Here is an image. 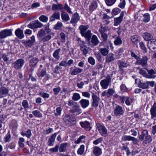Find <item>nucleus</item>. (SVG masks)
Returning <instances> with one entry per match:
<instances>
[{
	"label": "nucleus",
	"instance_id": "nucleus-1",
	"mask_svg": "<svg viewBox=\"0 0 156 156\" xmlns=\"http://www.w3.org/2000/svg\"><path fill=\"white\" fill-rule=\"evenodd\" d=\"M131 55L132 57H133L136 60L135 64L138 65H141L143 67H146L147 65L148 58L147 56H143L141 58L140 56L136 55L135 53L132 51H130Z\"/></svg>",
	"mask_w": 156,
	"mask_h": 156
},
{
	"label": "nucleus",
	"instance_id": "nucleus-2",
	"mask_svg": "<svg viewBox=\"0 0 156 156\" xmlns=\"http://www.w3.org/2000/svg\"><path fill=\"white\" fill-rule=\"evenodd\" d=\"M89 28V26L87 25H80L79 28L80 30V33L83 37H84L87 41H90L91 39L92 34L91 30H87Z\"/></svg>",
	"mask_w": 156,
	"mask_h": 156
},
{
	"label": "nucleus",
	"instance_id": "nucleus-3",
	"mask_svg": "<svg viewBox=\"0 0 156 156\" xmlns=\"http://www.w3.org/2000/svg\"><path fill=\"white\" fill-rule=\"evenodd\" d=\"M139 139L140 141H143V143L144 144L151 143L152 140V137L148 134V131L145 129L141 133V134L139 136Z\"/></svg>",
	"mask_w": 156,
	"mask_h": 156
},
{
	"label": "nucleus",
	"instance_id": "nucleus-4",
	"mask_svg": "<svg viewBox=\"0 0 156 156\" xmlns=\"http://www.w3.org/2000/svg\"><path fill=\"white\" fill-rule=\"evenodd\" d=\"M12 35V30L5 29L0 32V42L3 43L4 42V39Z\"/></svg>",
	"mask_w": 156,
	"mask_h": 156
},
{
	"label": "nucleus",
	"instance_id": "nucleus-5",
	"mask_svg": "<svg viewBox=\"0 0 156 156\" xmlns=\"http://www.w3.org/2000/svg\"><path fill=\"white\" fill-rule=\"evenodd\" d=\"M124 112L122 107L119 105H117L114 108L113 114L115 116L118 117L122 115Z\"/></svg>",
	"mask_w": 156,
	"mask_h": 156
},
{
	"label": "nucleus",
	"instance_id": "nucleus-6",
	"mask_svg": "<svg viewBox=\"0 0 156 156\" xmlns=\"http://www.w3.org/2000/svg\"><path fill=\"white\" fill-rule=\"evenodd\" d=\"M47 73L46 69L44 66L42 65H40L37 73V75L39 78L44 77Z\"/></svg>",
	"mask_w": 156,
	"mask_h": 156
},
{
	"label": "nucleus",
	"instance_id": "nucleus-7",
	"mask_svg": "<svg viewBox=\"0 0 156 156\" xmlns=\"http://www.w3.org/2000/svg\"><path fill=\"white\" fill-rule=\"evenodd\" d=\"M25 63V61L22 59L16 60L12 64L13 67L16 70L21 69Z\"/></svg>",
	"mask_w": 156,
	"mask_h": 156
},
{
	"label": "nucleus",
	"instance_id": "nucleus-8",
	"mask_svg": "<svg viewBox=\"0 0 156 156\" xmlns=\"http://www.w3.org/2000/svg\"><path fill=\"white\" fill-rule=\"evenodd\" d=\"M111 82V78L109 76H107L105 79L102 80L100 82V85L102 88L104 89L107 88Z\"/></svg>",
	"mask_w": 156,
	"mask_h": 156
},
{
	"label": "nucleus",
	"instance_id": "nucleus-9",
	"mask_svg": "<svg viewBox=\"0 0 156 156\" xmlns=\"http://www.w3.org/2000/svg\"><path fill=\"white\" fill-rule=\"evenodd\" d=\"M35 40L34 36L33 35L30 37V39L29 40L25 41L23 40L22 43L23 45L26 47H29L32 46L35 42Z\"/></svg>",
	"mask_w": 156,
	"mask_h": 156
},
{
	"label": "nucleus",
	"instance_id": "nucleus-10",
	"mask_svg": "<svg viewBox=\"0 0 156 156\" xmlns=\"http://www.w3.org/2000/svg\"><path fill=\"white\" fill-rule=\"evenodd\" d=\"M42 26V24L37 20L32 21L27 26L29 28L31 29L41 28Z\"/></svg>",
	"mask_w": 156,
	"mask_h": 156
},
{
	"label": "nucleus",
	"instance_id": "nucleus-11",
	"mask_svg": "<svg viewBox=\"0 0 156 156\" xmlns=\"http://www.w3.org/2000/svg\"><path fill=\"white\" fill-rule=\"evenodd\" d=\"M92 101L91 106L93 107L96 108L98 106L99 102L100 99L99 97H98L94 93H92Z\"/></svg>",
	"mask_w": 156,
	"mask_h": 156
},
{
	"label": "nucleus",
	"instance_id": "nucleus-12",
	"mask_svg": "<svg viewBox=\"0 0 156 156\" xmlns=\"http://www.w3.org/2000/svg\"><path fill=\"white\" fill-rule=\"evenodd\" d=\"M96 126L100 133L104 136H106L107 130L106 128L99 123H97Z\"/></svg>",
	"mask_w": 156,
	"mask_h": 156
},
{
	"label": "nucleus",
	"instance_id": "nucleus-13",
	"mask_svg": "<svg viewBox=\"0 0 156 156\" xmlns=\"http://www.w3.org/2000/svg\"><path fill=\"white\" fill-rule=\"evenodd\" d=\"M147 46L149 49L152 51L156 49V39H153L147 43Z\"/></svg>",
	"mask_w": 156,
	"mask_h": 156
},
{
	"label": "nucleus",
	"instance_id": "nucleus-14",
	"mask_svg": "<svg viewBox=\"0 0 156 156\" xmlns=\"http://www.w3.org/2000/svg\"><path fill=\"white\" fill-rule=\"evenodd\" d=\"M146 69L147 72V78L154 79L156 77V70L155 69L149 70L147 69Z\"/></svg>",
	"mask_w": 156,
	"mask_h": 156
},
{
	"label": "nucleus",
	"instance_id": "nucleus-15",
	"mask_svg": "<svg viewBox=\"0 0 156 156\" xmlns=\"http://www.w3.org/2000/svg\"><path fill=\"white\" fill-rule=\"evenodd\" d=\"M122 139L125 141H132L134 144H137L139 142V140L137 138L130 136H124L122 137Z\"/></svg>",
	"mask_w": 156,
	"mask_h": 156
},
{
	"label": "nucleus",
	"instance_id": "nucleus-16",
	"mask_svg": "<svg viewBox=\"0 0 156 156\" xmlns=\"http://www.w3.org/2000/svg\"><path fill=\"white\" fill-rule=\"evenodd\" d=\"M9 92V90L7 87L2 86L0 88V100L3 98V95L8 94Z\"/></svg>",
	"mask_w": 156,
	"mask_h": 156
},
{
	"label": "nucleus",
	"instance_id": "nucleus-17",
	"mask_svg": "<svg viewBox=\"0 0 156 156\" xmlns=\"http://www.w3.org/2000/svg\"><path fill=\"white\" fill-rule=\"evenodd\" d=\"M39 61L38 58L33 57L29 61V66L30 67H35L37 66Z\"/></svg>",
	"mask_w": 156,
	"mask_h": 156
},
{
	"label": "nucleus",
	"instance_id": "nucleus-18",
	"mask_svg": "<svg viewBox=\"0 0 156 156\" xmlns=\"http://www.w3.org/2000/svg\"><path fill=\"white\" fill-rule=\"evenodd\" d=\"M124 15V12H121L120 16L119 17L115 18L114 25L115 26H117L118 25L122 22Z\"/></svg>",
	"mask_w": 156,
	"mask_h": 156
},
{
	"label": "nucleus",
	"instance_id": "nucleus-19",
	"mask_svg": "<svg viewBox=\"0 0 156 156\" xmlns=\"http://www.w3.org/2000/svg\"><path fill=\"white\" fill-rule=\"evenodd\" d=\"M115 93L114 90L112 88L109 89L107 90H105L102 93L101 95L102 96H106L108 97H110L112 96Z\"/></svg>",
	"mask_w": 156,
	"mask_h": 156
},
{
	"label": "nucleus",
	"instance_id": "nucleus-20",
	"mask_svg": "<svg viewBox=\"0 0 156 156\" xmlns=\"http://www.w3.org/2000/svg\"><path fill=\"white\" fill-rule=\"evenodd\" d=\"M80 49L82 51V54L83 55L86 56L88 52V48L84 43H82L80 44Z\"/></svg>",
	"mask_w": 156,
	"mask_h": 156
},
{
	"label": "nucleus",
	"instance_id": "nucleus-21",
	"mask_svg": "<svg viewBox=\"0 0 156 156\" xmlns=\"http://www.w3.org/2000/svg\"><path fill=\"white\" fill-rule=\"evenodd\" d=\"M115 58L114 54L112 53H110L106 55L105 58V62L107 63H109L111 62L114 61Z\"/></svg>",
	"mask_w": 156,
	"mask_h": 156
},
{
	"label": "nucleus",
	"instance_id": "nucleus-22",
	"mask_svg": "<svg viewBox=\"0 0 156 156\" xmlns=\"http://www.w3.org/2000/svg\"><path fill=\"white\" fill-rule=\"evenodd\" d=\"M80 124L83 128L88 131H90L92 128V127L90 126V124L87 121H86L84 122H80Z\"/></svg>",
	"mask_w": 156,
	"mask_h": 156
},
{
	"label": "nucleus",
	"instance_id": "nucleus-23",
	"mask_svg": "<svg viewBox=\"0 0 156 156\" xmlns=\"http://www.w3.org/2000/svg\"><path fill=\"white\" fill-rule=\"evenodd\" d=\"M69 73L72 75H75L79 74L82 72L83 71L82 69H81L79 68H76L73 69H72V68H71Z\"/></svg>",
	"mask_w": 156,
	"mask_h": 156
},
{
	"label": "nucleus",
	"instance_id": "nucleus-24",
	"mask_svg": "<svg viewBox=\"0 0 156 156\" xmlns=\"http://www.w3.org/2000/svg\"><path fill=\"white\" fill-rule=\"evenodd\" d=\"M80 20L79 14L77 12L74 14L72 16L70 21V23L72 24L77 23Z\"/></svg>",
	"mask_w": 156,
	"mask_h": 156
},
{
	"label": "nucleus",
	"instance_id": "nucleus-25",
	"mask_svg": "<svg viewBox=\"0 0 156 156\" xmlns=\"http://www.w3.org/2000/svg\"><path fill=\"white\" fill-rule=\"evenodd\" d=\"M117 64L119 69H122L123 68H126L128 66H130V64L127 62H125V61H122L120 60L118 61Z\"/></svg>",
	"mask_w": 156,
	"mask_h": 156
},
{
	"label": "nucleus",
	"instance_id": "nucleus-26",
	"mask_svg": "<svg viewBox=\"0 0 156 156\" xmlns=\"http://www.w3.org/2000/svg\"><path fill=\"white\" fill-rule=\"evenodd\" d=\"M52 10H58L63 11V7L62 4L59 3L58 4H54L52 6Z\"/></svg>",
	"mask_w": 156,
	"mask_h": 156
},
{
	"label": "nucleus",
	"instance_id": "nucleus-27",
	"mask_svg": "<svg viewBox=\"0 0 156 156\" xmlns=\"http://www.w3.org/2000/svg\"><path fill=\"white\" fill-rule=\"evenodd\" d=\"M60 18V13L58 11H56L50 16V22L54 21L55 19H59Z\"/></svg>",
	"mask_w": 156,
	"mask_h": 156
},
{
	"label": "nucleus",
	"instance_id": "nucleus-28",
	"mask_svg": "<svg viewBox=\"0 0 156 156\" xmlns=\"http://www.w3.org/2000/svg\"><path fill=\"white\" fill-rule=\"evenodd\" d=\"M151 118L153 119L156 117V103L154 102L150 109Z\"/></svg>",
	"mask_w": 156,
	"mask_h": 156
},
{
	"label": "nucleus",
	"instance_id": "nucleus-29",
	"mask_svg": "<svg viewBox=\"0 0 156 156\" xmlns=\"http://www.w3.org/2000/svg\"><path fill=\"white\" fill-rule=\"evenodd\" d=\"M142 37L146 41H150L153 39V36L150 34L145 32L142 34Z\"/></svg>",
	"mask_w": 156,
	"mask_h": 156
},
{
	"label": "nucleus",
	"instance_id": "nucleus-30",
	"mask_svg": "<svg viewBox=\"0 0 156 156\" xmlns=\"http://www.w3.org/2000/svg\"><path fill=\"white\" fill-rule=\"evenodd\" d=\"M81 105V107L84 108H86L89 105V100L82 99L79 102Z\"/></svg>",
	"mask_w": 156,
	"mask_h": 156
},
{
	"label": "nucleus",
	"instance_id": "nucleus-31",
	"mask_svg": "<svg viewBox=\"0 0 156 156\" xmlns=\"http://www.w3.org/2000/svg\"><path fill=\"white\" fill-rule=\"evenodd\" d=\"M65 118L66 120L68 121L71 124H74L76 123V119L75 117L68 115H66Z\"/></svg>",
	"mask_w": 156,
	"mask_h": 156
},
{
	"label": "nucleus",
	"instance_id": "nucleus-32",
	"mask_svg": "<svg viewBox=\"0 0 156 156\" xmlns=\"http://www.w3.org/2000/svg\"><path fill=\"white\" fill-rule=\"evenodd\" d=\"M16 35L19 39H21L24 37L23 31L20 29H17L15 32Z\"/></svg>",
	"mask_w": 156,
	"mask_h": 156
},
{
	"label": "nucleus",
	"instance_id": "nucleus-33",
	"mask_svg": "<svg viewBox=\"0 0 156 156\" xmlns=\"http://www.w3.org/2000/svg\"><path fill=\"white\" fill-rule=\"evenodd\" d=\"M61 16L63 21H67L69 20H70V17L69 15L64 11H62Z\"/></svg>",
	"mask_w": 156,
	"mask_h": 156
},
{
	"label": "nucleus",
	"instance_id": "nucleus-34",
	"mask_svg": "<svg viewBox=\"0 0 156 156\" xmlns=\"http://www.w3.org/2000/svg\"><path fill=\"white\" fill-rule=\"evenodd\" d=\"M91 38V42L93 44L94 46L97 45L99 42L97 36L95 35H93Z\"/></svg>",
	"mask_w": 156,
	"mask_h": 156
},
{
	"label": "nucleus",
	"instance_id": "nucleus-35",
	"mask_svg": "<svg viewBox=\"0 0 156 156\" xmlns=\"http://www.w3.org/2000/svg\"><path fill=\"white\" fill-rule=\"evenodd\" d=\"M68 146V144L67 143H64L61 144L59 146V151L60 152H65L66 150V147Z\"/></svg>",
	"mask_w": 156,
	"mask_h": 156
},
{
	"label": "nucleus",
	"instance_id": "nucleus-36",
	"mask_svg": "<svg viewBox=\"0 0 156 156\" xmlns=\"http://www.w3.org/2000/svg\"><path fill=\"white\" fill-rule=\"evenodd\" d=\"M73 113L77 112L78 114H80L82 112L81 109L80 108V106L76 104L74 106H73V109L72 110Z\"/></svg>",
	"mask_w": 156,
	"mask_h": 156
},
{
	"label": "nucleus",
	"instance_id": "nucleus-37",
	"mask_svg": "<svg viewBox=\"0 0 156 156\" xmlns=\"http://www.w3.org/2000/svg\"><path fill=\"white\" fill-rule=\"evenodd\" d=\"M61 50V49L59 48L55 50L53 54V57L57 60H58L60 58V56L59 53Z\"/></svg>",
	"mask_w": 156,
	"mask_h": 156
},
{
	"label": "nucleus",
	"instance_id": "nucleus-38",
	"mask_svg": "<svg viewBox=\"0 0 156 156\" xmlns=\"http://www.w3.org/2000/svg\"><path fill=\"white\" fill-rule=\"evenodd\" d=\"M46 34L45 31L43 29H41L38 31L37 36L41 40V38H42Z\"/></svg>",
	"mask_w": 156,
	"mask_h": 156
},
{
	"label": "nucleus",
	"instance_id": "nucleus-39",
	"mask_svg": "<svg viewBox=\"0 0 156 156\" xmlns=\"http://www.w3.org/2000/svg\"><path fill=\"white\" fill-rule=\"evenodd\" d=\"M94 153L96 156H99L102 153L101 148L98 147H95L94 149Z\"/></svg>",
	"mask_w": 156,
	"mask_h": 156
},
{
	"label": "nucleus",
	"instance_id": "nucleus-40",
	"mask_svg": "<svg viewBox=\"0 0 156 156\" xmlns=\"http://www.w3.org/2000/svg\"><path fill=\"white\" fill-rule=\"evenodd\" d=\"M97 7V5L95 2H92L90 5L89 6V10L92 12L94 11Z\"/></svg>",
	"mask_w": 156,
	"mask_h": 156
},
{
	"label": "nucleus",
	"instance_id": "nucleus-41",
	"mask_svg": "<svg viewBox=\"0 0 156 156\" xmlns=\"http://www.w3.org/2000/svg\"><path fill=\"white\" fill-rule=\"evenodd\" d=\"M131 40L132 42L135 44H137L139 41V38L137 35H135L131 37Z\"/></svg>",
	"mask_w": 156,
	"mask_h": 156
},
{
	"label": "nucleus",
	"instance_id": "nucleus-42",
	"mask_svg": "<svg viewBox=\"0 0 156 156\" xmlns=\"http://www.w3.org/2000/svg\"><path fill=\"white\" fill-rule=\"evenodd\" d=\"M51 36L50 34L45 35L41 40L44 42H47L50 40L51 38Z\"/></svg>",
	"mask_w": 156,
	"mask_h": 156
},
{
	"label": "nucleus",
	"instance_id": "nucleus-43",
	"mask_svg": "<svg viewBox=\"0 0 156 156\" xmlns=\"http://www.w3.org/2000/svg\"><path fill=\"white\" fill-rule=\"evenodd\" d=\"M122 41L120 37L118 36L114 41V44L116 45H119L122 44Z\"/></svg>",
	"mask_w": 156,
	"mask_h": 156
},
{
	"label": "nucleus",
	"instance_id": "nucleus-44",
	"mask_svg": "<svg viewBox=\"0 0 156 156\" xmlns=\"http://www.w3.org/2000/svg\"><path fill=\"white\" fill-rule=\"evenodd\" d=\"M81 98L80 94L78 93H75L73 94L72 99L74 101H77Z\"/></svg>",
	"mask_w": 156,
	"mask_h": 156
},
{
	"label": "nucleus",
	"instance_id": "nucleus-45",
	"mask_svg": "<svg viewBox=\"0 0 156 156\" xmlns=\"http://www.w3.org/2000/svg\"><path fill=\"white\" fill-rule=\"evenodd\" d=\"M138 87L140 88L143 89H147L149 87V86L147 85V81L146 83L140 82L139 84Z\"/></svg>",
	"mask_w": 156,
	"mask_h": 156
},
{
	"label": "nucleus",
	"instance_id": "nucleus-46",
	"mask_svg": "<svg viewBox=\"0 0 156 156\" xmlns=\"http://www.w3.org/2000/svg\"><path fill=\"white\" fill-rule=\"evenodd\" d=\"M100 52L104 55L106 56L108 53L109 51L105 48H102L99 49Z\"/></svg>",
	"mask_w": 156,
	"mask_h": 156
},
{
	"label": "nucleus",
	"instance_id": "nucleus-47",
	"mask_svg": "<svg viewBox=\"0 0 156 156\" xmlns=\"http://www.w3.org/2000/svg\"><path fill=\"white\" fill-rule=\"evenodd\" d=\"M139 45L143 51L144 53H146L147 52V48L145 46L144 43L142 41L139 43Z\"/></svg>",
	"mask_w": 156,
	"mask_h": 156
},
{
	"label": "nucleus",
	"instance_id": "nucleus-48",
	"mask_svg": "<svg viewBox=\"0 0 156 156\" xmlns=\"http://www.w3.org/2000/svg\"><path fill=\"white\" fill-rule=\"evenodd\" d=\"M94 55L98 61L101 62L102 61V57L100 54L99 52H95L94 53Z\"/></svg>",
	"mask_w": 156,
	"mask_h": 156
},
{
	"label": "nucleus",
	"instance_id": "nucleus-49",
	"mask_svg": "<svg viewBox=\"0 0 156 156\" xmlns=\"http://www.w3.org/2000/svg\"><path fill=\"white\" fill-rule=\"evenodd\" d=\"M108 28L106 27H103L101 26L99 30V31L101 34H103L106 33L108 30Z\"/></svg>",
	"mask_w": 156,
	"mask_h": 156
},
{
	"label": "nucleus",
	"instance_id": "nucleus-50",
	"mask_svg": "<svg viewBox=\"0 0 156 156\" xmlns=\"http://www.w3.org/2000/svg\"><path fill=\"white\" fill-rule=\"evenodd\" d=\"M8 53H7V54L4 53H1V58L5 62H6L9 60V58L7 57L8 56Z\"/></svg>",
	"mask_w": 156,
	"mask_h": 156
},
{
	"label": "nucleus",
	"instance_id": "nucleus-51",
	"mask_svg": "<svg viewBox=\"0 0 156 156\" xmlns=\"http://www.w3.org/2000/svg\"><path fill=\"white\" fill-rule=\"evenodd\" d=\"M137 69H139V73L141 75H142L144 77L147 78V73L144 70L138 67L136 68Z\"/></svg>",
	"mask_w": 156,
	"mask_h": 156
},
{
	"label": "nucleus",
	"instance_id": "nucleus-52",
	"mask_svg": "<svg viewBox=\"0 0 156 156\" xmlns=\"http://www.w3.org/2000/svg\"><path fill=\"white\" fill-rule=\"evenodd\" d=\"M105 3L108 6H111L116 2V0H105Z\"/></svg>",
	"mask_w": 156,
	"mask_h": 156
},
{
	"label": "nucleus",
	"instance_id": "nucleus-53",
	"mask_svg": "<svg viewBox=\"0 0 156 156\" xmlns=\"http://www.w3.org/2000/svg\"><path fill=\"white\" fill-rule=\"evenodd\" d=\"M144 19L143 21L145 23L148 22L150 20V15L148 13L144 14L143 15Z\"/></svg>",
	"mask_w": 156,
	"mask_h": 156
},
{
	"label": "nucleus",
	"instance_id": "nucleus-54",
	"mask_svg": "<svg viewBox=\"0 0 156 156\" xmlns=\"http://www.w3.org/2000/svg\"><path fill=\"white\" fill-rule=\"evenodd\" d=\"M32 113L36 117H41L42 116V115L40 112L37 110L33 111Z\"/></svg>",
	"mask_w": 156,
	"mask_h": 156
},
{
	"label": "nucleus",
	"instance_id": "nucleus-55",
	"mask_svg": "<svg viewBox=\"0 0 156 156\" xmlns=\"http://www.w3.org/2000/svg\"><path fill=\"white\" fill-rule=\"evenodd\" d=\"M39 95L44 98H48L50 97V94L44 92H41L39 93Z\"/></svg>",
	"mask_w": 156,
	"mask_h": 156
},
{
	"label": "nucleus",
	"instance_id": "nucleus-56",
	"mask_svg": "<svg viewBox=\"0 0 156 156\" xmlns=\"http://www.w3.org/2000/svg\"><path fill=\"white\" fill-rule=\"evenodd\" d=\"M39 20L42 22H46L48 20V18L47 16L42 15L39 17Z\"/></svg>",
	"mask_w": 156,
	"mask_h": 156
},
{
	"label": "nucleus",
	"instance_id": "nucleus-57",
	"mask_svg": "<svg viewBox=\"0 0 156 156\" xmlns=\"http://www.w3.org/2000/svg\"><path fill=\"white\" fill-rule=\"evenodd\" d=\"M84 146L83 145H81L77 151V153L79 154L82 155L84 152Z\"/></svg>",
	"mask_w": 156,
	"mask_h": 156
},
{
	"label": "nucleus",
	"instance_id": "nucleus-58",
	"mask_svg": "<svg viewBox=\"0 0 156 156\" xmlns=\"http://www.w3.org/2000/svg\"><path fill=\"white\" fill-rule=\"evenodd\" d=\"M63 9L66 10L68 13L70 14H72V12L70 9V7L68 5L67 3H65Z\"/></svg>",
	"mask_w": 156,
	"mask_h": 156
},
{
	"label": "nucleus",
	"instance_id": "nucleus-59",
	"mask_svg": "<svg viewBox=\"0 0 156 156\" xmlns=\"http://www.w3.org/2000/svg\"><path fill=\"white\" fill-rule=\"evenodd\" d=\"M22 105L24 109H26L29 108L28 102L26 100L23 101L22 102Z\"/></svg>",
	"mask_w": 156,
	"mask_h": 156
},
{
	"label": "nucleus",
	"instance_id": "nucleus-60",
	"mask_svg": "<svg viewBox=\"0 0 156 156\" xmlns=\"http://www.w3.org/2000/svg\"><path fill=\"white\" fill-rule=\"evenodd\" d=\"M11 140V135L9 132L4 138V141L5 142H9Z\"/></svg>",
	"mask_w": 156,
	"mask_h": 156
},
{
	"label": "nucleus",
	"instance_id": "nucleus-61",
	"mask_svg": "<svg viewBox=\"0 0 156 156\" xmlns=\"http://www.w3.org/2000/svg\"><path fill=\"white\" fill-rule=\"evenodd\" d=\"M58 149H59V145H56L54 147L50 149L49 151L51 152H57L58 151Z\"/></svg>",
	"mask_w": 156,
	"mask_h": 156
},
{
	"label": "nucleus",
	"instance_id": "nucleus-62",
	"mask_svg": "<svg viewBox=\"0 0 156 156\" xmlns=\"http://www.w3.org/2000/svg\"><path fill=\"white\" fill-rule=\"evenodd\" d=\"M85 137L86 136H84L82 135L77 140H75L74 143L76 144H78L80 142H82V140L85 138Z\"/></svg>",
	"mask_w": 156,
	"mask_h": 156
},
{
	"label": "nucleus",
	"instance_id": "nucleus-63",
	"mask_svg": "<svg viewBox=\"0 0 156 156\" xmlns=\"http://www.w3.org/2000/svg\"><path fill=\"white\" fill-rule=\"evenodd\" d=\"M61 90V88L59 87L54 88L53 89V91L54 92V94L55 95H57Z\"/></svg>",
	"mask_w": 156,
	"mask_h": 156
},
{
	"label": "nucleus",
	"instance_id": "nucleus-64",
	"mask_svg": "<svg viewBox=\"0 0 156 156\" xmlns=\"http://www.w3.org/2000/svg\"><path fill=\"white\" fill-rule=\"evenodd\" d=\"M62 24L61 22H58L54 27V28L56 30H59L61 28Z\"/></svg>",
	"mask_w": 156,
	"mask_h": 156
}]
</instances>
